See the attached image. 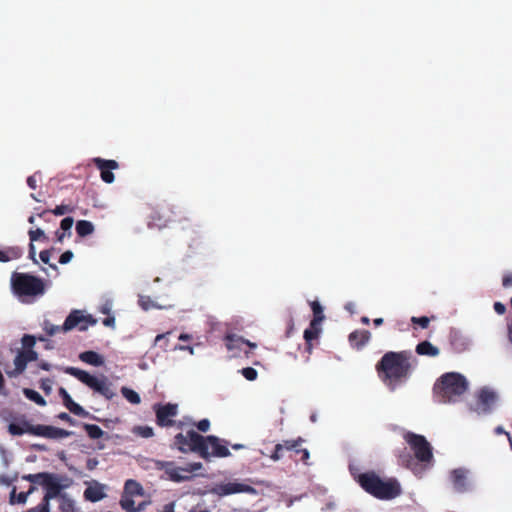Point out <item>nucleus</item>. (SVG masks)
I'll use <instances>...</instances> for the list:
<instances>
[{
    "instance_id": "obj_51",
    "label": "nucleus",
    "mask_w": 512,
    "mask_h": 512,
    "mask_svg": "<svg viewBox=\"0 0 512 512\" xmlns=\"http://www.w3.org/2000/svg\"><path fill=\"white\" fill-rule=\"evenodd\" d=\"M96 465H97V461L89 460V462H88V467H89L90 469L94 468Z\"/></svg>"
},
{
    "instance_id": "obj_56",
    "label": "nucleus",
    "mask_w": 512,
    "mask_h": 512,
    "mask_svg": "<svg viewBox=\"0 0 512 512\" xmlns=\"http://www.w3.org/2000/svg\"><path fill=\"white\" fill-rule=\"evenodd\" d=\"M233 447H234V449H239V448H241V447H242V445H240V444H236V445H234Z\"/></svg>"
},
{
    "instance_id": "obj_20",
    "label": "nucleus",
    "mask_w": 512,
    "mask_h": 512,
    "mask_svg": "<svg viewBox=\"0 0 512 512\" xmlns=\"http://www.w3.org/2000/svg\"><path fill=\"white\" fill-rule=\"evenodd\" d=\"M370 339V333L366 330H357L349 335V342L355 348L363 347Z\"/></svg>"
},
{
    "instance_id": "obj_35",
    "label": "nucleus",
    "mask_w": 512,
    "mask_h": 512,
    "mask_svg": "<svg viewBox=\"0 0 512 512\" xmlns=\"http://www.w3.org/2000/svg\"><path fill=\"white\" fill-rule=\"evenodd\" d=\"M0 458H1L3 467L7 468L10 464V455L8 454V452L5 450V448L2 445H0Z\"/></svg>"
},
{
    "instance_id": "obj_3",
    "label": "nucleus",
    "mask_w": 512,
    "mask_h": 512,
    "mask_svg": "<svg viewBox=\"0 0 512 512\" xmlns=\"http://www.w3.org/2000/svg\"><path fill=\"white\" fill-rule=\"evenodd\" d=\"M469 388L466 377L457 372H449L441 376L436 390L445 403H455Z\"/></svg>"
},
{
    "instance_id": "obj_32",
    "label": "nucleus",
    "mask_w": 512,
    "mask_h": 512,
    "mask_svg": "<svg viewBox=\"0 0 512 512\" xmlns=\"http://www.w3.org/2000/svg\"><path fill=\"white\" fill-rule=\"evenodd\" d=\"M133 432L142 438H150L154 435L153 428L150 426H137Z\"/></svg>"
},
{
    "instance_id": "obj_25",
    "label": "nucleus",
    "mask_w": 512,
    "mask_h": 512,
    "mask_svg": "<svg viewBox=\"0 0 512 512\" xmlns=\"http://www.w3.org/2000/svg\"><path fill=\"white\" fill-rule=\"evenodd\" d=\"M322 332L321 322H311L310 327L304 331V338L308 345Z\"/></svg>"
},
{
    "instance_id": "obj_55",
    "label": "nucleus",
    "mask_w": 512,
    "mask_h": 512,
    "mask_svg": "<svg viewBox=\"0 0 512 512\" xmlns=\"http://www.w3.org/2000/svg\"><path fill=\"white\" fill-rule=\"evenodd\" d=\"M187 338H188V336H187V335H184V334L180 335V337H179V339H180V340H185V339H187Z\"/></svg>"
},
{
    "instance_id": "obj_37",
    "label": "nucleus",
    "mask_w": 512,
    "mask_h": 512,
    "mask_svg": "<svg viewBox=\"0 0 512 512\" xmlns=\"http://www.w3.org/2000/svg\"><path fill=\"white\" fill-rule=\"evenodd\" d=\"M197 427L200 431L206 432L210 428V421L208 419H202L201 421L198 422Z\"/></svg>"
},
{
    "instance_id": "obj_17",
    "label": "nucleus",
    "mask_w": 512,
    "mask_h": 512,
    "mask_svg": "<svg viewBox=\"0 0 512 512\" xmlns=\"http://www.w3.org/2000/svg\"><path fill=\"white\" fill-rule=\"evenodd\" d=\"M35 429L36 425H31L26 420H20L14 423H10L8 426L9 433L15 436L23 434L35 435Z\"/></svg>"
},
{
    "instance_id": "obj_24",
    "label": "nucleus",
    "mask_w": 512,
    "mask_h": 512,
    "mask_svg": "<svg viewBox=\"0 0 512 512\" xmlns=\"http://www.w3.org/2000/svg\"><path fill=\"white\" fill-rule=\"evenodd\" d=\"M124 494L129 496H142L144 494V490L140 483L129 479L125 483Z\"/></svg>"
},
{
    "instance_id": "obj_15",
    "label": "nucleus",
    "mask_w": 512,
    "mask_h": 512,
    "mask_svg": "<svg viewBox=\"0 0 512 512\" xmlns=\"http://www.w3.org/2000/svg\"><path fill=\"white\" fill-rule=\"evenodd\" d=\"M21 341L23 349L20 350V352L22 353V355H24L26 361L28 363L36 361L38 359V353L33 350V347L36 343L35 337L31 335H24Z\"/></svg>"
},
{
    "instance_id": "obj_59",
    "label": "nucleus",
    "mask_w": 512,
    "mask_h": 512,
    "mask_svg": "<svg viewBox=\"0 0 512 512\" xmlns=\"http://www.w3.org/2000/svg\"><path fill=\"white\" fill-rule=\"evenodd\" d=\"M200 512H210L209 510H203V511H200Z\"/></svg>"
},
{
    "instance_id": "obj_48",
    "label": "nucleus",
    "mask_w": 512,
    "mask_h": 512,
    "mask_svg": "<svg viewBox=\"0 0 512 512\" xmlns=\"http://www.w3.org/2000/svg\"><path fill=\"white\" fill-rule=\"evenodd\" d=\"M301 452L303 453V460H305V461L308 460L310 457L309 451L307 449H303V450H301Z\"/></svg>"
},
{
    "instance_id": "obj_40",
    "label": "nucleus",
    "mask_w": 512,
    "mask_h": 512,
    "mask_svg": "<svg viewBox=\"0 0 512 512\" xmlns=\"http://www.w3.org/2000/svg\"><path fill=\"white\" fill-rule=\"evenodd\" d=\"M28 500V493L21 492L17 494L16 504H26Z\"/></svg>"
},
{
    "instance_id": "obj_57",
    "label": "nucleus",
    "mask_w": 512,
    "mask_h": 512,
    "mask_svg": "<svg viewBox=\"0 0 512 512\" xmlns=\"http://www.w3.org/2000/svg\"><path fill=\"white\" fill-rule=\"evenodd\" d=\"M162 337H163L162 335H158V336L156 337V341L160 340Z\"/></svg>"
},
{
    "instance_id": "obj_43",
    "label": "nucleus",
    "mask_w": 512,
    "mask_h": 512,
    "mask_svg": "<svg viewBox=\"0 0 512 512\" xmlns=\"http://www.w3.org/2000/svg\"><path fill=\"white\" fill-rule=\"evenodd\" d=\"M11 482L12 479L8 475H0V485L8 486Z\"/></svg>"
},
{
    "instance_id": "obj_23",
    "label": "nucleus",
    "mask_w": 512,
    "mask_h": 512,
    "mask_svg": "<svg viewBox=\"0 0 512 512\" xmlns=\"http://www.w3.org/2000/svg\"><path fill=\"white\" fill-rule=\"evenodd\" d=\"M467 474L464 469H456L452 472L451 477L453 484L458 490H465L467 487Z\"/></svg>"
},
{
    "instance_id": "obj_5",
    "label": "nucleus",
    "mask_w": 512,
    "mask_h": 512,
    "mask_svg": "<svg viewBox=\"0 0 512 512\" xmlns=\"http://www.w3.org/2000/svg\"><path fill=\"white\" fill-rule=\"evenodd\" d=\"M156 467L160 470H164L171 481L183 482L190 480L195 472L202 469V464L200 462H194L179 467L174 462L157 461Z\"/></svg>"
},
{
    "instance_id": "obj_22",
    "label": "nucleus",
    "mask_w": 512,
    "mask_h": 512,
    "mask_svg": "<svg viewBox=\"0 0 512 512\" xmlns=\"http://www.w3.org/2000/svg\"><path fill=\"white\" fill-rule=\"evenodd\" d=\"M79 359L89 365L99 367L104 364V357L95 351H85L80 353Z\"/></svg>"
},
{
    "instance_id": "obj_47",
    "label": "nucleus",
    "mask_w": 512,
    "mask_h": 512,
    "mask_svg": "<svg viewBox=\"0 0 512 512\" xmlns=\"http://www.w3.org/2000/svg\"><path fill=\"white\" fill-rule=\"evenodd\" d=\"M40 367L43 370L49 371L51 369V365L47 362H41Z\"/></svg>"
},
{
    "instance_id": "obj_58",
    "label": "nucleus",
    "mask_w": 512,
    "mask_h": 512,
    "mask_svg": "<svg viewBox=\"0 0 512 512\" xmlns=\"http://www.w3.org/2000/svg\"><path fill=\"white\" fill-rule=\"evenodd\" d=\"M189 512H196V509L192 508V509L189 510Z\"/></svg>"
},
{
    "instance_id": "obj_8",
    "label": "nucleus",
    "mask_w": 512,
    "mask_h": 512,
    "mask_svg": "<svg viewBox=\"0 0 512 512\" xmlns=\"http://www.w3.org/2000/svg\"><path fill=\"white\" fill-rule=\"evenodd\" d=\"M405 440L414 450L418 460L428 462L432 459L433 455L431 446L423 436L407 433L405 435Z\"/></svg>"
},
{
    "instance_id": "obj_50",
    "label": "nucleus",
    "mask_w": 512,
    "mask_h": 512,
    "mask_svg": "<svg viewBox=\"0 0 512 512\" xmlns=\"http://www.w3.org/2000/svg\"><path fill=\"white\" fill-rule=\"evenodd\" d=\"M509 340L512 343V323L508 327Z\"/></svg>"
},
{
    "instance_id": "obj_7",
    "label": "nucleus",
    "mask_w": 512,
    "mask_h": 512,
    "mask_svg": "<svg viewBox=\"0 0 512 512\" xmlns=\"http://www.w3.org/2000/svg\"><path fill=\"white\" fill-rule=\"evenodd\" d=\"M210 493L219 497H225L233 494L247 493L251 495H257V490L252 486L239 481L221 482L215 484Z\"/></svg>"
},
{
    "instance_id": "obj_42",
    "label": "nucleus",
    "mask_w": 512,
    "mask_h": 512,
    "mask_svg": "<svg viewBox=\"0 0 512 512\" xmlns=\"http://www.w3.org/2000/svg\"><path fill=\"white\" fill-rule=\"evenodd\" d=\"M496 434H505L510 442V446L512 447V438L508 432L505 431V429L502 426H498L495 429Z\"/></svg>"
},
{
    "instance_id": "obj_54",
    "label": "nucleus",
    "mask_w": 512,
    "mask_h": 512,
    "mask_svg": "<svg viewBox=\"0 0 512 512\" xmlns=\"http://www.w3.org/2000/svg\"><path fill=\"white\" fill-rule=\"evenodd\" d=\"M35 491V487L32 486L26 493H28V496L32 494Z\"/></svg>"
},
{
    "instance_id": "obj_49",
    "label": "nucleus",
    "mask_w": 512,
    "mask_h": 512,
    "mask_svg": "<svg viewBox=\"0 0 512 512\" xmlns=\"http://www.w3.org/2000/svg\"><path fill=\"white\" fill-rule=\"evenodd\" d=\"M421 329H427L429 322H416Z\"/></svg>"
},
{
    "instance_id": "obj_21",
    "label": "nucleus",
    "mask_w": 512,
    "mask_h": 512,
    "mask_svg": "<svg viewBox=\"0 0 512 512\" xmlns=\"http://www.w3.org/2000/svg\"><path fill=\"white\" fill-rule=\"evenodd\" d=\"M28 362L24 358V355L20 351H18L17 355L13 360L14 368L12 370H6V374L9 377H16L23 373L27 367Z\"/></svg>"
},
{
    "instance_id": "obj_26",
    "label": "nucleus",
    "mask_w": 512,
    "mask_h": 512,
    "mask_svg": "<svg viewBox=\"0 0 512 512\" xmlns=\"http://www.w3.org/2000/svg\"><path fill=\"white\" fill-rule=\"evenodd\" d=\"M416 351L420 355L427 356H437L439 354V349L433 346L430 342L424 341L417 345Z\"/></svg>"
},
{
    "instance_id": "obj_52",
    "label": "nucleus",
    "mask_w": 512,
    "mask_h": 512,
    "mask_svg": "<svg viewBox=\"0 0 512 512\" xmlns=\"http://www.w3.org/2000/svg\"><path fill=\"white\" fill-rule=\"evenodd\" d=\"M115 323L116 322H104V324L112 329H115L116 326H115Z\"/></svg>"
},
{
    "instance_id": "obj_2",
    "label": "nucleus",
    "mask_w": 512,
    "mask_h": 512,
    "mask_svg": "<svg viewBox=\"0 0 512 512\" xmlns=\"http://www.w3.org/2000/svg\"><path fill=\"white\" fill-rule=\"evenodd\" d=\"M355 479L367 493L380 500H392L402 493L396 479L383 480L373 472L359 474Z\"/></svg>"
},
{
    "instance_id": "obj_34",
    "label": "nucleus",
    "mask_w": 512,
    "mask_h": 512,
    "mask_svg": "<svg viewBox=\"0 0 512 512\" xmlns=\"http://www.w3.org/2000/svg\"><path fill=\"white\" fill-rule=\"evenodd\" d=\"M241 374L248 381H254L257 378V376H258V372L254 368H252V367L243 368L241 370Z\"/></svg>"
},
{
    "instance_id": "obj_6",
    "label": "nucleus",
    "mask_w": 512,
    "mask_h": 512,
    "mask_svg": "<svg viewBox=\"0 0 512 512\" xmlns=\"http://www.w3.org/2000/svg\"><path fill=\"white\" fill-rule=\"evenodd\" d=\"M498 401L496 391L491 388H481L469 403L470 411L478 415H486L492 412Z\"/></svg>"
},
{
    "instance_id": "obj_13",
    "label": "nucleus",
    "mask_w": 512,
    "mask_h": 512,
    "mask_svg": "<svg viewBox=\"0 0 512 512\" xmlns=\"http://www.w3.org/2000/svg\"><path fill=\"white\" fill-rule=\"evenodd\" d=\"M73 434L72 431H67L49 425H36L35 435L42 436L49 439H62L69 437Z\"/></svg>"
},
{
    "instance_id": "obj_10",
    "label": "nucleus",
    "mask_w": 512,
    "mask_h": 512,
    "mask_svg": "<svg viewBox=\"0 0 512 512\" xmlns=\"http://www.w3.org/2000/svg\"><path fill=\"white\" fill-rule=\"evenodd\" d=\"M203 441V436L191 430L186 434L180 433L175 437V445L182 452L194 451L199 453L200 445Z\"/></svg>"
},
{
    "instance_id": "obj_41",
    "label": "nucleus",
    "mask_w": 512,
    "mask_h": 512,
    "mask_svg": "<svg viewBox=\"0 0 512 512\" xmlns=\"http://www.w3.org/2000/svg\"><path fill=\"white\" fill-rule=\"evenodd\" d=\"M27 512H50V507L39 504L37 507L28 510Z\"/></svg>"
},
{
    "instance_id": "obj_45",
    "label": "nucleus",
    "mask_w": 512,
    "mask_h": 512,
    "mask_svg": "<svg viewBox=\"0 0 512 512\" xmlns=\"http://www.w3.org/2000/svg\"><path fill=\"white\" fill-rule=\"evenodd\" d=\"M16 499H17L16 488L13 487V489L10 492L9 503L11 505L16 504Z\"/></svg>"
},
{
    "instance_id": "obj_9",
    "label": "nucleus",
    "mask_w": 512,
    "mask_h": 512,
    "mask_svg": "<svg viewBox=\"0 0 512 512\" xmlns=\"http://www.w3.org/2000/svg\"><path fill=\"white\" fill-rule=\"evenodd\" d=\"M199 454L202 457L217 456L226 457L230 455L229 449L220 443L215 436L203 437V441L199 448Z\"/></svg>"
},
{
    "instance_id": "obj_14",
    "label": "nucleus",
    "mask_w": 512,
    "mask_h": 512,
    "mask_svg": "<svg viewBox=\"0 0 512 512\" xmlns=\"http://www.w3.org/2000/svg\"><path fill=\"white\" fill-rule=\"evenodd\" d=\"M178 406L176 404H166L156 408L157 421L161 426H168L172 423V418L177 415Z\"/></svg>"
},
{
    "instance_id": "obj_19",
    "label": "nucleus",
    "mask_w": 512,
    "mask_h": 512,
    "mask_svg": "<svg viewBox=\"0 0 512 512\" xmlns=\"http://www.w3.org/2000/svg\"><path fill=\"white\" fill-rule=\"evenodd\" d=\"M76 327L80 331H86L88 329V325L85 322H64L61 326L51 325L50 327H45V330L49 335H54L58 331L68 332Z\"/></svg>"
},
{
    "instance_id": "obj_38",
    "label": "nucleus",
    "mask_w": 512,
    "mask_h": 512,
    "mask_svg": "<svg viewBox=\"0 0 512 512\" xmlns=\"http://www.w3.org/2000/svg\"><path fill=\"white\" fill-rule=\"evenodd\" d=\"M302 442V439L299 438L298 440L294 441V440H291V441H286L283 446L284 448L286 449H295L297 447V445Z\"/></svg>"
},
{
    "instance_id": "obj_33",
    "label": "nucleus",
    "mask_w": 512,
    "mask_h": 512,
    "mask_svg": "<svg viewBox=\"0 0 512 512\" xmlns=\"http://www.w3.org/2000/svg\"><path fill=\"white\" fill-rule=\"evenodd\" d=\"M47 473H38V474H28L23 477V479L31 482V483H37L42 484L43 480L45 479Z\"/></svg>"
},
{
    "instance_id": "obj_31",
    "label": "nucleus",
    "mask_w": 512,
    "mask_h": 512,
    "mask_svg": "<svg viewBox=\"0 0 512 512\" xmlns=\"http://www.w3.org/2000/svg\"><path fill=\"white\" fill-rule=\"evenodd\" d=\"M84 429L86 430L89 437L92 439H99L104 434L103 430L99 426L94 424H84Z\"/></svg>"
},
{
    "instance_id": "obj_29",
    "label": "nucleus",
    "mask_w": 512,
    "mask_h": 512,
    "mask_svg": "<svg viewBox=\"0 0 512 512\" xmlns=\"http://www.w3.org/2000/svg\"><path fill=\"white\" fill-rule=\"evenodd\" d=\"M120 504L122 508L127 512H137L140 511L141 508L135 507V502L132 499V496L123 494Z\"/></svg>"
},
{
    "instance_id": "obj_30",
    "label": "nucleus",
    "mask_w": 512,
    "mask_h": 512,
    "mask_svg": "<svg viewBox=\"0 0 512 512\" xmlns=\"http://www.w3.org/2000/svg\"><path fill=\"white\" fill-rule=\"evenodd\" d=\"M24 395L31 401L35 402L36 404L40 406H45L46 401L45 399L35 390L32 389H24Z\"/></svg>"
},
{
    "instance_id": "obj_4",
    "label": "nucleus",
    "mask_w": 512,
    "mask_h": 512,
    "mask_svg": "<svg viewBox=\"0 0 512 512\" xmlns=\"http://www.w3.org/2000/svg\"><path fill=\"white\" fill-rule=\"evenodd\" d=\"M64 372L74 376L80 382L94 390L95 392L101 394L107 399H111L114 397L115 393L111 388V384L108 381L107 377L101 376L96 377L91 375L87 371L75 368V367H66Z\"/></svg>"
},
{
    "instance_id": "obj_53",
    "label": "nucleus",
    "mask_w": 512,
    "mask_h": 512,
    "mask_svg": "<svg viewBox=\"0 0 512 512\" xmlns=\"http://www.w3.org/2000/svg\"><path fill=\"white\" fill-rule=\"evenodd\" d=\"M180 349H187V350L189 351V353H190V354H192V355L194 354V349H193V347H190V346H189V347H180Z\"/></svg>"
},
{
    "instance_id": "obj_46",
    "label": "nucleus",
    "mask_w": 512,
    "mask_h": 512,
    "mask_svg": "<svg viewBox=\"0 0 512 512\" xmlns=\"http://www.w3.org/2000/svg\"><path fill=\"white\" fill-rule=\"evenodd\" d=\"M0 394L1 395H5L6 394L5 386H4V377H3L1 371H0Z\"/></svg>"
},
{
    "instance_id": "obj_12",
    "label": "nucleus",
    "mask_w": 512,
    "mask_h": 512,
    "mask_svg": "<svg viewBox=\"0 0 512 512\" xmlns=\"http://www.w3.org/2000/svg\"><path fill=\"white\" fill-rule=\"evenodd\" d=\"M41 485L45 489V495L41 504L50 507V501L61 495L60 490L62 486L60 479L56 475L47 473Z\"/></svg>"
},
{
    "instance_id": "obj_11",
    "label": "nucleus",
    "mask_w": 512,
    "mask_h": 512,
    "mask_svg": "<svg viewBox=\"0 0 512 512\" xmlns=\"http://www.w3.org/2000/svg\"><path fill=\"white\" fill-rule=\"evenodd\" d=\"M226 340V348L231 353L232 357H239L241 356V353L244 352L246 356L249 355V352L245 350V347H249L252 350L257 348V344L250 342L248 340H245L241 336L234 335V334H228L225 337Z\"/></svg>"
},
{
    "instance_id": "obj_28",
    "label": "nucleus",
    "mask_w": 512,
    "mask_h": 512,
    "mask_svg": "<svg viewBox=\"0 0 512 512\" xmlns=\"http://www.w3.org/2000/svg\"><path fill=\"white\" fill-rule=\"evenodd\" d=\"M121 393H122L123 397L131 404L137 405L141 402L140 395L135 390H133L131 388L122 387Z\"/></svg>"
},
{
    "instance_id": "obj_1",
    "label": "nucleus",
    "mask_w": 512,
    "mask_h": 512,
    "mask_svg": "<svg viewBox=\"0 0 512 512\" xmlns=\"http://www.w3.org/2000/svg\"><path fill=\"white\" fill-rule=\"evenodd\" d=\"M409 363L401 353L388 352L378 364L379 376L392 390L408 376Z\"/></svg>"
},
{
    "instance_id": "obj_16",
    "label": "nucleus",
    "mask_w": 512,
    "mask_h": 512,
    "mask_svg": "<svg viewBox=\"0 0 512 512\" xmlns=\"http://www.w3.org/2000/svg\"><path fill=\"white\" fill-rule=\"evenodd\" d=\"M105 485L99 482H92L85 490L84 496L91 502H97L105 498Z\"/></svg>"
},
{
    "instance_id": "obj_44",
    "label": "nucleus",
    "mask_w": 512,
    "mask_h": 512,
    "mask_svg": "<svg viewBox=\"0 0 512 512\" xmlns=\"http://www.w3.org/2000/svg\"><path fill=\"white\" fill-rule=\"evenodd\" d=\"M58 418H59V419H61V420H63V421H67V422H69V423H71V424H74V420L69 416V414H67V413H65V412L60 413V414L58 415Z\"/></svg>"
},
{
    "instance_id": "obj_18",
    "label": "nucleus",
    "mask_w": 512,
    "mask_h": 512,
    "mask_svg": "<svg viewBox=\"0 0 512 512\" xmlns=\"http://www.w3.org/2000/svg\"><path fill=\"white\" fill-rule=\"evenodd\" d=\"M59 393L63 398L64 405L66 408L77 416H87L88 412H86L79 404L73 401L69 393L65 388H60Z\"/></svg>"
},
{
    "instance_id": "obj_36",
    "label": "nucleus",
    "mask_w": 512,
    "mask_h": 512,
    "mask_svg": "<svg viewBox=\"0 0 512 512\" xmlns=\"http://www.w3.org/2000/svg\"><path fill=\"white\" fill-rule=\"evenodd\" d=\"M41 388L44 390L46 394H50L53 388V381L51 379H42Z\"/></svg>"
},
{
    "instance_id": "obj_27",
    "label": "nucleus",
    "mask_w": 512,
    "mask_h": 512,
    "mask_svg": "<svg viewBox=\"0 0 512 512\" xmlns=\"http://www.w3.org/2000/svg\"><path fill=\"white\" fill-rule=\"evenodd\" d=\"M59 509L62 512H76L75 502L69 498L66 494H62L58 497Z\"/></svg>"
},
{
    "instance_id": "obj_39",
    "label": "nucleus",
    "mask_w": 512,
    "mask_h": 512,
    "mask_svg": "<svg viewBox=\"0 0 512 512\" xmlns=\"http://www.w3.org/2000/svg\"><path fill=\"white\" fill-rule=\"evenodd\" d=\"M284 448L283 444H277L275 446V452L271 455V459L274 460V461H278L281 456L279 454V452Z\"/></svg>"
}]
</instances>
